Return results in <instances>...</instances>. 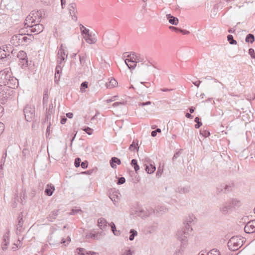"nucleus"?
I'll list each match as a JSON object with an SVG mask.
<instances>
[{"label": "nucleus", "instance_id": "nucleus-1", "mask_svg": "<svg viewBox=\"0 0 255 255\" xmlns=\"http://www.w3.org/2000/svg\"><path fill=\"white\" fill-rule=\"evenodd\" d=\"M193 219L190 217L189 220L183 223L182 228L178 231L176 236L178 240L181 242V244L187 245L188 238L192 231V228L190 225Z\"/></svg>", "mask_w": 255, "mask_h": 255}, {"label": "nucleus", "instance_id": "nucleus-2", "mask_svg": "<svg viewBox=\"0 0 255 255\" xmlns=\"http://www.w3.org/2000/svg\"><path fill=\"white\" fill-rule=\"evenodd\" d=\"M119 39V36L118 32L113 29L106 31L103 36V44L108 48L116 45Z\"/></svg>", "mask_w": 255, "mask_h": 255}, {"label": "nucleus", "instance_id": "nucleus-3", "mask_svg": "<svg viewBox=\"0 0 255 255\" xmlns=\"http://www.w3.org/2000/svg\"><path fill=\"white\" fill-rule=\"evenodd\" d=\"M27 35L22 33L14 35L11 38L10 43L16 47L29 44L34 39V36L30 34H27Z\"/></svg>", "mask_w": 255, "mask_h": 255}, {"label": "nucleus", "instance_id": "nucleus-4", "mask_svg": "<svg viewBox=\"0 0 255 255\" xmlns=\"http://www.w3.org/2000/svg\"><path fill=\"white\" fill-rule=\"evenodd\" d=\"M243 245V241L238 237H233L228 242V247L231 251H236Z\"/></svg>", "mask_w": 255, "mask_h": 255}, {"label": "nucleus", "instance_id": "nucleus-5", "mask_svg": "<svg viewBox=\"0 0 255 255\" xmlns=\"http://www.w3.org/2000/svg\"><path fill=\"white\" fill-rule=\"evenodd\" d=\"M11 75L10 68H6L0 71V86H5L7 80L10 78Z\"/></svg>", "mask_w": 255, "mask_h": 255}, {"label": "nucleus", "instance_id": "nucleus-6", "mask_svg": "<svg viewBox=\"0 0 255 255\" xmlns=\"http://www.w3.org/2000/svg\"><path fill=\"white\" fill-rule=\"evenodd\" d=\"M23 113L26 121L31 122L35 116V108L32 105H26L23 109Z\"/></svg>", "mask_w": 255, "mask_h": 255}, {"label": "nucleus", "instance_id": "nucleus-7", "mask_svg": "<svg viewBox=\"0 0 255 255\" xmlns=\"http://www.w3.org/2000/svg\"><path fill=\"white\" fill-rule=\"evenodd\" d=\"M16 56L18 58L19 61V65L22 69H24L28 66V60L27 58V54L24 51L21 50L16 55Z\"/></svg>", "mask_w": 255, "mask_h": 255}, {"label": "nucleus", "instance_id": "nucleus-8", "mask_svg": "<svg viewBox=\"0 0 255 255\" xmlns=\"http://www.w3.org/2000/svg\"><path fill=\"white\" fill-rule=\"evenodd\" d=\"M219 211L220 213L224 216L229 215L233 211L232 206L229 204L228 201L223 203L220 206Z\"/></svg>", "mask_w": 255, "mask_h": 255}, {"label": "nucleus", "instance_id": "nucleus-9", "mask_svg": "<svg viewBox=\"0 0 255 255\" xmlns=\"http://www.w3.org/2000/svg\"><path fill=\"white\" fill-rule=\"evenodd\" d=\"M68 10L72 19L76 21L77 20V16L76 13H77V5L75 3H71L68 5Z\"/></svg>", "mask_w": 255, "mask_h": 255}, {"label": "nucleus", "instance_id": "nucleus-10", "mask_svg": "<svg viewBox=\"0 0 255 255\" xmlns=\"http://www.w3.org/2000/svg\"><path fill=\"white\" fill-rule=\"evenodd\" d=\"M62 47H63V46H62V45H61L58 50V54H57V57H58L57 62L59 64H61L62 63V62H65L66 59L67 58V55L65 54L64 50L63 49Z\"/></svg>", "mask_w": 255, "mask_h": 255}, {"label": "nucleus", "instance_id": "nucleus-11", "mask_svg": "<svg viewBox=\"0 0 255 255\" xmlns=\"http://www.w3.org/2000/svg\"><path fill=\"white\" fill-rule=\"evenodd\" d=\"M5 86L11 89H15L18 85V80L14 77L10 75V78L7 80Z\"/></svg>", "mask_w": 255, "mask_h": 255}, {"label": "nucleus", "instance_id": "nucleus-12", "mask_svg": "<svg viewBox=\"0 0 255 255\" xmlns=\"http://www.w3.org/2000/svg\"><path fill=\"white\" fill-rule=\"evenodd\" d=\"M9 243V231H7L3 236L2 242L1 243V249L5 251L7 249V246Z\"/></svg>", "mask_w": 255, "mask_h": 255}, {"label": "nucleus", "instance_id": "nucleus-13", "mask_svg": "<svg viewBox=\"0 0 255 255\" xmlns=\"http://www.w3.org/2000/svg\"><path fill=\"white\" fill-rule=\"evenodd\" d=\"M29 28L30 32H36V34L41 32L44 29L43 25L39 23H35L31 25V26H30Z\"/></svg>", "mask_w": 255, "mask_h": 255}, {"label": "nucleus", "instance_id": "nucleus-14", "mask_svg": "<svg viewBox=\"0 0 255 255\" xmlns=\"http://www.w3.org/2000/svg\"><path fill=\"white\" fill-rule=\"evenodd\" d=\"M44 12V10L40 9L35 11L34 10L30 12V15L33 17V19L35 20L36 23H39L41 21V18L42 17V14Z\"/></svg>", "mask_w": 255, "mask_h": 255}, {"label": "nucleus", "instance_id": "nucleus-15", "mask_svg": "<svg viewBox=\"0 0 255 255\" xmlns=\"http://www.w3.org/2000/svg\"><path fill=\"white\" fill-rule=\"evenodd\" d=\"M127 57L128 58L125 60L126 65L129 69H134L136 66V62L133 59V57H131V54Z\"/></svg>", "mask_w": 255, "mask_h": 255}, {"label": "nucleus", "instance_id": "nucleus-16", "mask_svg": "<svg viewBox=\"0 0 255 255\" xmlns=\"http://www.w3.org/2000/svg\"><path fill=\"white\" fill-rule=\"evenodd\" d=\"M23 220L22 215L21 214L19 215L17 218V222L16 225V234L17 235L19 234L23 230Z\"/></svg>", "mask_w": 255, "mask_h": 255}, {"label": "nucleus", "instance_id": "nucleus-17", "mask_svg": "<svg viewBox=\"0 0 255 255\" xmlns=\"http://www.w3.org/2000/svg\"><path fill=\"white\" fill-rule=\"evenodd\" d=\"M75 253L78 255H94L97 253L93 251H87L82 248H78L76 249Z\"/></svg>", "mask_w": 255, "mask_h": 255}, {"label": "nucleus", "instance_id": "nucleus-18", "mask_svg": "<svg viewBox=\"0 0 255 255\" xmlns=\"http://www.w3.org/2000/svg\"><path fill=\"white\" fill-rule=\"evenodd\" d=\"M144 165L145 166V170L148 174L153 173L156 169L154 163L150 160L147 163H145Z\"/></svg>", "mask_w": 255, "mask_h": 255}, {"label": "nucleus", "instance_id": "nucleus-19", "mask_svg": "<svg viewBox=\"0 0 255 255\" xmlns=\"http://www.w3.org/2000/svg\"><path fill=\"white\" fill-rule=\"evenodd\" d=\"M228 201L232 205L233 210L239 208L242 205L241 201L237 199H232Z\"/></svg>", "mask_w": 255, "mask_h": 255}, {"label": "nucleus", "instance_id": "nucleus-20", "mask_svg": "<svg viewBox=\"0 0 255 255\" xmlns=\"http://www.w3.org/2000/svg\"><path fill=\"white\" fill-rule=\"evenodd\" d=\"M35 20H34L33 19V17L31 16L30 14H29L26 17L24 22V26L26 28H27V27H30V26H31V25H33V24L36 23Z\"/></svg>", "mask_w": 255, "mask_h": 255}, {"label": "nucleus", "instance_id": "nucleus-21", "mask_svg": "<svg viewBox=\"0 0 255 255\" xmlns=\"http://www.w3.org/2000/svg\"><path fill=\"white\" fill-rule=\"evenodd\" d=\"M154 210V214L159 216L162 215L164 213L166 212V208L163 206H157L155 207Z\"/></svg>", "mask_w": 255, "mask_h": 255}, {"label": "nucleus", "instance_id": "nucleus-22", "mask_svg": "<svg viewBox=\"0 0 255 255\" xmlns=\"http://www.w3.org/2000/svg\"><path fill=\"white\" fill-rule=\"evenodd\" d=\"M217 190L218 193H227L231 191V186L227 185H221V186L217 187Z\"/></svg>", "mask_w": 255, "mask_h": 255}, {"label": "nucleus", "instance_id": "nucleus-23", "mask_svg": "<svg viewBox=\"0 0 255 255\" xmlns=\"http://www.w3.org/2000/svg\"><path fill=\"white\" fill-rule=\"evenodd\" d=\"M108 224H109L108 222L103 218H99L98 220V226L101 230L106 229L107 228Z\"/></svg>", "mask_w": 255, "mask_h": 255}, {"label": "nucleus", "instance_id": "nucleus-24", "mask_svg": "<svg viewBox=\"0 0 255 255\" xmlns=\"http://www.w3.org/2000/svg\"><path fill=\"white\" fill-rule=\"evenodd\" d=\"M166 18L169 22L172 25H176L178 23V19L176 17L173 16L170 14H167Z\"/></svg>", "mask_w": 255, "mask_h": 255}, {"label": "nucleus", "instance_id": "nucleus-25", "mask_svg": "<svg viewBox=\"0 0 255 255\" xmlns=\"http://www.w3.org/2000/svg\"><path fill=\"white\" fill-rule=\"evenodd\" d=\"M110 165L112 168H116L117 167V165L116 164L118 165H120L121 163V161L120 159L116 157H113L111 158L110 161Z\"/></svg>", "mask_w": 255, "mask_h": 255}, {"label": "nucleus", "instance_id": "nucleus-26", "mask_svg": "<svg viewBox=\"0 0 255 255\" xmlns=\"http://www.w3.org/2000/svg\"><path fill=\"white\" fill-rule=\"evenodd\" d=\"M190 188L188 186L185 187H178L176 189V192L180 194H185L189 192Z\"/></svg>", "mask_w": 255, "mask_h": 255}, {"label": "nucleus", "instance_id": "nucleus-27", "mask_svg": "<svg viewBox=\"0 0 255 255\" xmlns=\"http://www.w3.org/2000/svg\"><path fill=\"white\" fill-rule=\"evenodd\" d=\"M58 213L59 210H56L51 212L47 217L48 220L50 222H53V220L55 219L58 216Z\"/></svg>", "mask_w": 255, "mask_h": 255}, {"label": "nucleus", "instance_id": "nucleus-28", "mask_svg": "<svg viewBox=\"0 0 255 255\" xmlns=\"http://www.w3.org/2000/svg\"><path fill=\"white\" fill-rule=\"evenodd\" d=\"M55 190V188L53 185H47V188L45 190V193L46 195L48 196H50L53 194L54 191Z\"/></svg>", "mask_w": 255, "mask_h": 255}, {"label": "nucleus", "instance_id": "nucleus-29", "mask_svg": "<svg viewBox=\"0 0 255 255\" xmlns=\"http://www.w3.org/2000/svg\"><path fill=\"white\" fill-rule=\"evenodd\" d=\"M186 247V246L184 244H181L180 246L176 249L174 255H183Z\"/></svg>", "mask_w": 255, "mask_h": 255}, {"label": "nucleus", "instance_id": "nucleus-30", "mask_svg": "<svg viewBox=\"0 0 255 255\" xmlns=\"http://www.w3.org/2000/svg\"><path fill=\"white\" fill-rule=\"evenodd\" d=\"M118 194H120V193L117 192H116L115 193H113L109 196L110 198L111 199L114 205L116 206L117 205V203L118 202L119 200Z\"/></svg>", "mask_w": 255, "mask_h": 255}, {"label": "nucleus", "instance_id": "nucleus-31", "mask_svg": "<svg viewBox=\"0 0 255 255\" xmlns=\"http://www.w3.org/2000/svg\"><path fill=\"white\" fill-rule=\"evenodd\" d=\"M135 216L140 217L142 218H146L145 210L143 209H138L135 211Z\"/></svg>", "mask_w": 255, "mask_h": 255}, {"label": "nucleus", "instance_id": "nucleus-32", "mask_svg": "<svg viewBox=\"0 0 255 255\" xmlns=\"http://www.w3.org/2000/svg\"><path fill=\"white\" fill-rule=\"evenodd\" d=\"M117 85L118 82L115 79H111L110 81L106 84L107 87L109 89L115 87Z\"/></svg>", "mask_w": 255, "mask_h": 255}, {"label": "nucleus", "instance_id": "nucleus-33", "mask_svg": "<svg viewBox=\"0 0 255 255\" xmlns=\"http://www.w3.org/2000/svg\"><path fill=\"white\" fill-rule=\"evenodd\" d=\"M144 210L146 218L154 214V210L150 207H146Z\"/></svg>", "mask_w": 255, "mask_h": 255}, {"label": "nucleus", "instance_id": "nucleus-34", "mask_svg": "<svg viewBox=\"0 0 255 255\" xmlns=\"http://www.w3.org/2000/svg\"><path fill=\"white\" fill-rule=\"evenodd\" d=\"M86 238L87 239L91 238L94 240H100V237H99V233H90L86 235Z\"/></svg>", "mask_w": 255, "mask_h": 255}, {"label": "nucleus", "instance_id": "nucleus-35", "mask_svg": "<svg viewBox=\"0 0 255 255\" xmlns=\"http://www.w3.org/2000/svg\"><path fill=\"white\" fill-rule=\"evenodd\" d=\"M4 49L1 47H0V59H2L7 57L9 58V56H10V54H7L4 52Z\"/></svg>", "mask_w": 255, "mask_h": 255}, {"label": "nucleus", "instance_id": "nucleus-36", "mask_svg": "<svg viewBox=\"0 0 255 255\" xmlns=\"http://www.w3.org/2000/svg\"><path fill=\"white\" fill-rule=\"evenodd\" d=\"M245 41L246 42L253 43L255 41V36L254 34H248L246 37Z\"/></svg>", "mask_w": 255, "mask_h": 255}, {"label": "nucleus", "instance_id": "nucleus-37", "mask_svg": "<svg viewBox=\"0 0 255 255\" xmlns=\"http://www.w3.org/2000/svg\"><path fill=\"white\" fill-rule=\"evenodd\" d=\"M131 165L134 168V169L136 172L139 170V166L137 163L136 159H133L131 161Z\"/></svg>", "mask_w": 255, "mask_h": 255}, {"label": "nucleus", "instance_id": "nucleus-38", "mask_svg": "<svg viewBox=\"0 0 255 255\" xmlns=\"http://www.w3.org/2000/svg\"><path fill=\"white\" fill-rule=\"evenodd\" d=\"M130 236L129 237V240L130 241H133L134 239V237L137 235V232L134 229H130L129 231Z\"/></svg>", "mask_w": 255, "mask_h": 255}, {"label": "nucleus", "instance_id": "nucleus-39", "mask_svg": "<svg viewBox=\"0 0 255 255\" xmlns=\"http://www.w3.org/2000/svg\"><path fill=\"white\" fill-rule=\"evenodd\" d=\"M244 231L246 233L251 234L255 232V229L252 230L251 225H249L248 223L246 224L244 228Z\"/></svg>", "mask_w": 255, "mask_h": 255}, {"label": "nucleus", "instance_id": "nucleus-40", "mask_svg": "<svg viewBox=\"0 0 255 255\" xmlns=\"http://www.w3.org/2000/svg\"><path fill=\"white\" fill-rule=\"evenodd\" d=\"M1 47L4 49V52L7 53V54H10V52L12 50V47L10 44L3 45Z\"/></svg>", "mask_w": 255, "mask_h": 255}, {"label": "nucleus", "instance_id": "nucleus-41", "mask_svg": "<svg viewBox=\"0 0 255 255\" xmlns=\"http://www.w3.org/2000/svg\"><path fill=\"white\" fill-rule=\"evenodd\" d=\"M88 87V82L87 81H84L82 82L81 84L80 90L81 92L83 93L85 91V89H87Z\"/></svg>", "mask_w": 255, "mask_h": 255}, {"label": "nucleus", "instance_id": "nucleus-42", "mask_svg": "<svg viewBox=\"0 0 255 255\" xmlns=\"http://www.w3.org/2000/svg\"><path fill=\"white\" fill-rule=\"evenodd\" d=\"M227 39L231 44L234 45L237 44V41L234 39L232 35H228L227 36Z\"/></svg>", "mask_w": 255, "mask_h": 255}, {"label": "nucleus", "instance_id": "nucleus-43", "mask_svg": "<svg viewBox=\"0 0 255 255\" xmlns=\"http://www.w3.org/2000/svg\"><path fill=\"white\" fill-rule=\"evenodd\" d=\"M139 147H138V144H135L134 141H133L132 143L130 145L129 149L131 151H134L135 150H136L137 151L138 150Z\"/></svg>", "mask_w": 255, "mask_h": 255}, {"label": "nucleus", "instance_id": "nucleus-44", "mask_svg": "<svg viewBox=\"0 0 255 255\" xmlns=\"http://www.w3.org/2000/svg\"><path fill=\"white\" fill-rule=\"evenodd\" d=\"M200 120V119L199 117H196L195 118L194 121L195 123H196V124L195 125V128H199L202 125Z\"/></svg>", "mask_w": 255, "mask_h": 255}, {"label": "nucleus", "instance_id": "nucleus-45", "mask_svg": "<svg viewBox=\"0 0 255 255\" xmlns=\"http://www.w3.org/2000/svg\"><path fill=\"white\" fill-rule=\"evenodd\" d=\"M82 212V211L80 209H72L69 214L71 215H75L78 213Z\"/></svg>", "mask_w": 255, "mask_h": 255}, {"label": "nucleus", "instance_id": "nucleus-46", "mask_svg": "<svg viewBox=\"0 0 255 255\" xmlns=\"http://www.w3.org/2000/svg\"><path fill=\"white\" fill-rule=\"evenodd\" d=\"M219 251L217 249H213L210 251L209 253L207 254V255H220Z\"/></svg>", "mask_w": 255, "mask_h": 255}, {"label": "nucleus", "instance_id": "nucleus-47", "mask_svg": "<svg viewBox=\"0 0 255 255\" xmlns=\"http://www.w3.org/2000/svg\"><path fill=\"white\" fill-rule=\"evenodd\" d=\"M80 62L82 66H83L86 62V57L84 55H79Z\"/></svg>", "mask_w": 255, "mask_h": 255}, {"label": "nucleus", "instance_id": "nucleus-48", "mask_svg": "<svg viewBox=\"0 0 255 255\" xmlns=\"http://www.w3.org/2000/svg\"><path fill=\"white\" fill-rule=\"evenodd\" d=\"M81 159L79 157H77L75 159L74 165L76 168L79 167L81 165Z\"/></svg>", "mask_w": 255, "mask_h": 255}, {"label": "nucleus", "instance_id": "nucleus-49", "mask_svg": "<svg viewBox=\"0 0 255 255\" xmlns=\"http://www.w3.org/2000/svg\"><path fill=\"white\" fill-rule=\"evenodd\" d=\"M61 71H62L61 66L60 64H58V65H57L56 67L55 74H56L57 75H58V74L60 75Z\"/></svg>", "mask_w": 255, "mask_h": 255}, {"label": "nucleus", "instance_id": "nucleus-50", "mask_svg": "<svg viewBox=\"0 0 255 255\" xmlns=\"http://www.w3.org/2000/svg\"><path fill=\"white\" fill-rule=\"evenodd\" d=\"M83 130L89 135L92 134L93 131V129L88 127H85L83 129Z\"/></svg>", "mask_w": 255, "mask_h": 255}, {"label": "nucleus", "instance_id": "nucleus-51", "mask_svg": "<svg viewBox=\"0 0 255 255\" xmlns=\"http://www.w3.org/2000/svg\"><path fill=\"white\" fill-rule=\"evenodd\" d=\"M121 255H132L131 251L130 249L125 250L122 253Z\"/></svg>", "mask_w": 255, "mask_h": 255}, {"label": "nucleus", "instance_id": "nucleus-52", "mask_svg": "<svg viewBox=\"0 0 255 255\" xmlns=\"http://www.w3.org/2000/svg\"><path fill=\"white\" fill-rule=\"evenodd\" d=\"M200 133L204 137H207L210 135V132L208 130H201Z\"/></svg>", "mask_w": 255, "mask_h": 255}, {"label": "nucleus", "instance_id": "nucleus-53", "mask_svg": "<svg viewBox=\"0 0 255 255\" xmlns=\"http://www.w3.org/2000/svg\"><path fill=\"white\" fill-rule=\"evenodd\" d=\"M249 54L251 55L252 58L255 59V52L253 48H250L249 50Z\"/></svg>", "mask_w": 255, "mask_h": 255}, {"label": "nucleus", "instance_id": "nucleus-54", "mask_svg": "<svg viewBox=\"0 0 255 255\" xmlns=\"http://www.w3.org/2000/svg\"><path fill=\"white\" fill-rule=\"evenodd\" d=\"M125 182H126V179L125 178V177H121L119 178L118 181L117 183L118 185H121V184L125 183Z\"/></svg>", "mask_w": 255, "mask_h": 255}, {"label": "nucleus", "instance_id": "nucleus-55", "mask_svg": "<svg viewBox=\"0 0 255 255\" xmlns=\"http://www.w3.org/2000/svg\"><path fill=\"white\" fill-rule=\"evenodd\" d=\"M181 154L180 151H177L175 152L172 157V160L175 161Z\"/></svg>", "mask_w": 255, "mask_h": 255}, {"label": "nucleus", "instance_id": "nucleus-56", "mask_svg": "<svg viewBox=\"0 0 255 255\" xmlns=\"http://www.w3.org/2000/svg\"><path fill=\"white\" fill-rule=\"evenodd\" d=\"M81 166L83 169L87 168L88 166V162L87 160L83 161L81 164Z\"/></svg>", "mask_w": 255, "mask_h": 255}, {"label": "nucleus", "instance_id": "nucleus-57", "mask_svg": "<svg viewBox=\"0 0 255 255\" xmlns=\"http://www.w3.org/2000/svg\"><path fill=\"white\" fill-rule=\"evenodd\" d=\"M212 80L214 81V82L218 83L219 85H220L222 87V89H224L225 88V85L219 81L217 79L212 77Z\"/></svg>", "mask_w": 255, "mask_h": 255}, {"label": "nucleus", "instance_id": "nucleus-58", "mask_svg": "<svg viewBox=\"0 0 255 255\" xmlns=\"http://www.w3.org/2000/svg\"><path fill=\"white\" fill-rule=\"evenodd\" d=\"M248 224L249 225H251V227L253 230L255 229V220L249 221Z\"/></svg>", "mask_w": 255, "mask_h": 255}, {"label": "nucleus", "instance_id": "nucleus-59", "mask_svg": "<svg viewBox=\"0 0 255 255\" xmlns=\"http://www.w3.org/2000/svg\"><path fill=\"white\" fill-rule=\"evenodd\" d=\"M81 33L83 36L85 35H89V33H90L89 30L86 28H84V29L82 30Z\"/></svg>", "mask_w": 255, "mask_h": 255}, {"label": "nucleus", "instance_id": "nucleus-60", "mask_svg": "<svg viewBox=\"0 0 255 255\" xmlns=\"http://www.w3.org/2000/svg\"><path fill=\"white\" fill-rule=\"evenodd\" d=\"M86 41L89 44H92L95 42V40L90 37V38H87Z\"/></svg>", "mask_w": 255, "mask_h": 255}, {"label": "nucleus", "instance_id": "nucleus-61", "mask_svg": "<svg viewBox=\"0 0 255 255\" xmlns=\"http://www.w3.org/2000/svg\"><path fill=\"white\" fill-rule=\"evenodd\" d=\"M151 104V102L150 101H147V102H146L139 103L138 104V105L139 106L143 107L144 106L149 105Z\"/></svg>", "mask_w": 255, "mask_h": 255}, {"label": "nucleus", "instance_id": "nucleus-62", "mask_svg": "<svg viewBox=\"0 0 255 255\" xmlns=\"http://www.w3.org/2000/svg\"><path fill=\"white\" fill-rule=\"evenodd\" d=\"M125 105V103L124 102H117L114 103L113 104V106L114 107H117L119 106L120 105Z\"/></svg>", "mask_w": 255, "mask_h": 255}, {"label": "nucleus", "instance_id": "nucleus-63", "mask_svg": "<svg viewBox=\"0 0 255 255\" xmlns=\"http://www.w3.org/2000/svg\"><path fill=\"white\" fill-rule=\"evenodd\" d=\"M60 75H57L56 74H55V78H54V82L56 84H58V82L60 80Z\"/></svg>", "mask_w": 255, "mask_h": 255}, {"label": "nucleus", "instance_id": "nucleus-64", "mask_svg": "<svg viewBox=\"0 0 255 255\" xmlns=\"http://www.w3.org/2000/svg\"><path fill=\"white\" fill-rule=\"evenodd\" d=\"M109 225L111 226V230L112 232L116 230V225L113 222H111L110 224H109Z\"/></svg>", "mask_w": 255, "mask_h": 255}]
</instances>
